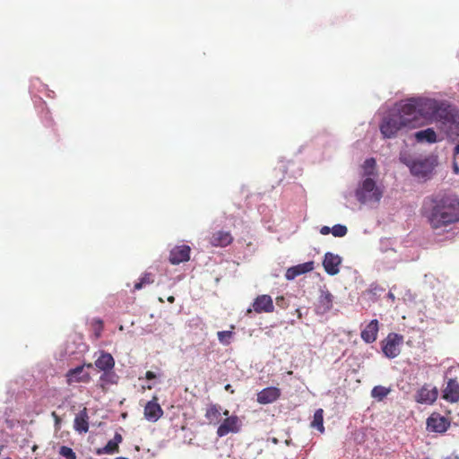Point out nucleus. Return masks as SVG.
I'll return each mask as SVG.
<instances>
[{"mask_svg": "<svg viewBox=\"0 0 459 459\" xmlns=\"http://www.w3.org/2000/svg\"><path fill=\"white\" fill-rule=\"evenodd\" d=\"M420 213L436 234L448 232L459 222V199L442 194L427 196Z\"/></svg>", "mask_w": 459, "mask_h": 459, "instance_id": "f257e3e1", "label": "nucleus"}, {"mask_svg": "<svg viewBox=\"0 0 459 459\" xmlns=\"http://www.w3.org/2000/svg\"><path fill=\"white\" fill-rule=\"evenodd\" d=\"M355 195L360 204L378 203L383 190L377 186L375 178H366L356 189Z\"/></svg>", "mask_w": 459, "mask_h": 459, "instance_id": "f03ea898", "label": "nucleus"}, {"mask_svg": "<svg viewBox=\"0 0 459 459\" xmlns=\"http://www.w3.org/2000/svg\"><path fill=\"white\" fill-rule=\"evenodd\" d=\"M403 342V336L396 333H390L382 341V351L388 359H394L401 353V345Z\"/></svg>", "mask_w": 459, "mask_h": 459, "instance_id": "7ed1b4c3", "label": "nucleus"}, {"mask_svg": "<svg viewBox=\"0 0 459 459\" xmlns=\"http://www.w3.org/2000/svg\"><path fill=\"white\" fill-rule=\"evenodd\" d=\"M436 126L449 139L459 136V117H437Z\"/></svg>", "mask_w": 459, "mask_h": 459, "instance_id": "20e7f679", "label": "nucleus"}, {"mask_svg": "<svg viewBox=\"0 0 459 459\" xmlns=\"http://www.w3.org/2000/svg\"><path fill=\"white\" fill-rule=\"evenodd\" d=\"M230 411L225 410L223 415L226 418L217 429V435L221 437L227 436L229 433H238L240 430L241 420L237 415L229 416Z\"/></svg>", "mask_w": 459, "mask_h": 459, "instance_id": "39448f33", "label": "nucleus"}, {"mask_svg": "<svg viewBox=\"0 0 459 459\" xmlns=\"http://www.w3.org/2000/svg\"><path fill=\"white\" fill-rule=\"evenodd\" d=\"M403 117H386L380 125V131L384 137L391 138L403 127L406 126V123L403 121Z\"/></svg>", "mask_w": 459, "mask_h": 459, "instance_id": "423d86ee", "label": "nucleus"}, {"mask_svg": "<svg viewBox=\"0 0 459 459\" xmlns=\"http://www.w3.org/2000/svg\"><path fill=\"white\" fill-rule=\"evenodd\" d=\"M435 167V160L426 158L423 160H416L410 165V170L412 175L419 178H426L431 174Z\"/></svg>", "mask_w": 459, "mask_h": 459, "instance_id": "0eeeda50", "label": "nucleus"}, {"mask_svg": "<svg viewBox=\"0 0 459 459\" xmlns=\"http://www.w3.org/2000/svg\"><path fill=\"white\" fill-rule=\"evenodd\" d=\"M95 366L104 371L100 380H107L111 376L110 371L114 368L115 360L110 353L101 352L100 356L95 360Z\"/></svg>", "mask_w": 459, "mask_h": 459, "instance_id": "6e6552de", "label": "nucleus"}, {"mask_svg": "<svg viewBox=\"0 0 459 459\" xmlns=\"http://www.w3.org/2000/svg\"><path fill=\"white\" fill-rule=\"evenodd\" d=\"M191 248L187 245L174 247L169 252V261L171 264H179L190 259Z\"/></svg>", "mask_w": 459, "mask_h": 459, "instance_id": "1a4fd4ad", "label": "nucleus"}, {"mask_svg": "<svg viewBox=\"0 0 459 459\" xmlns=\"http://www.w3.org/2000/svg\"><path fill=\"white\" fill-rule=\"evenodd\" d=\"M438 396L437 387H430L429 385H424L416 394V401L420 403L432 404Z\"/></svg>", "mask_w": 459, "mask_h": 459, "instance_id": "9d476101", "label": "nucleus"}, {"mask_svg": "<svg viewBox=\"0 0 459 459\" xmlns=\"http://www.w3.org/2000/svg\"><path fill=\"white\" fill-rule=\"evenodd\" d=\"M449 426V421L439 414H432L427 420V429L433 432L443 433Z\"/></svg>", "mask_w": 459, "mask_h": 459, "instance_id": "9b49d317", "label": "nucleus"}, {"mask_svg": "<svg viewBox=\"0 0 459 459\" xmlns=\"http://www.w3.org/2000/svg\"><path fill=\"white\" fill-rule=\"evenodd\" d=\"M281 394V392L278 387H266L257 394L256 401L260 404L272 403L280 398Z\"/></svg>", "mask_w": 459, "mask_h": 459, "instance_id": "f8f14e48", "label": "nucleus"}, {"mask_svg": "<svg viewBox=\"0 0 459 459\" xmlns=\"http://www.w3.org/2000/svg\"><path fill=\"white\" fill-rule=\"evenodd\" d=\"M253 308L258 314L273 312L274 307L271 296L265 294L257 296L253 302Z\"/></svg>", "mask_w": 459, "mask_h": 459, "instance_id": "ddd939ff", "label": "nucleus"}, {"mask_svg": "<svg viewBox=\"0 0 459 459\" xmlns=\"http://www.w3.org/2000/svg\"><path fill=\"white\" fill-rule=\"evenodd\" d=\"M163 414L160 405L158 403V398L154 396L144 406V417L150 421H157Z\"/></svg>", "mask_w": 459, "mask_h": 459, "instance_id": "4468645a", "label": "nucleus"}, {"mask_svg": "<svg viewBox=\"0 0 459 459\" xmlns=\"http://www.w3.org/2000/svg\"><path fill=\"white\" fill-rule=\"evenodd\" d=\"M442 398L449 403H457L459 401V383L456 379L450 378L446 386L443 390Z\"/></svg>", "mask_w": 459, "mask_h": 459, "instance_id": "2eb2a0df", "label": "nucleus"}, {"mask_svg": "<svg viewBox=\"0 0 459 459\" xmlns=\"http://www.w3.org/2000/svg\"><path fill=\"white\" fill-rule=\"evenodd\" d=\"M342 259L339 255H333V253H326L323 261V266L325 272L330 275H335L340 271V264Z\"/></svg>", "mask_w": 459, "mask_h": 459, "instance_id": "dca6fc26", "label": "nucleus"}, {"mask_svg": "<svg viewBox=\"0 0 459 459\" xmlns=\"http://www.w3.org/2000/svg\"><path fill=\"white\" fill-rule=\"evenodd\" d=\"M314 270V262L309 261L298 265L291 266L287 269L285 278L289 281L294 280L296 277L312 272Z\"/></svg>", "mask_w": 459, "mask_h": 459, "instance_id": "f3484780", "label": "nucleus"}, {"mask_svg": "<svg viewBox=\"0 0 459 459\" xmlns=\"http://www.w3.org/2000/svg\"><path fill=\"white\" fill-rule=\"evenodd\" d=\"M379 323L377 319L371 320L361 331L360 337L366 343H372L377 338Z\"/></svg>", "mask_w": 459, "mask_h": 459, "instance_id": "a211bd4d", "label": "nucleus"}, {"mask_svg": "<svg viewBox=\"0 0 459 459\" xmlns=\"http://www.w3.org/2000/svg\"><path fill=\"white\" fill-rule=\"evenodd\" d=\"M66 382L68 385L80 382H88L90 376L88 373H84V367L78 366L74 368L69 369L65 375Z\"/></svg>", "mask_w": 459, "mask_h": 459, "instance_id": "6ab92c4d", "label": "nucleus"}, {"mask_svg": "<svg viewBox=\"0 0 459 459\" xmlns=\"http://www.w3.org/2000/svg\"><path fill=\"white\" fill-rule=\"evenodd\" d=\"M233 241V237L229 231L219 230L214 232L210 238V243L213 247H227Z\"/></svg>", "mask_w": 459, "mask_h": 459, "instance_id": "aec40b11", "label": "nucleus"}, {"mask_svg": "<svg viewBox=\"0 0 459 459\" xmlns=\"http://www.w3.org/2000/svg\"><path fill=\"white\" fill-rule=\"evenodd\" d=\"M74 428L79 433H86L89 430V415L87 408L81 410L74 418Z\"/></svg>", "mask_w": 459, "mask_h": 459, "instance_id": "412c9836", "label": "nucleus"}, {"mask_svg": "<svg viewBox=\"0 0 459 459\" xmlns=\"http://www.w3.org/2000/svg\"><path fill=\"white\" fill-rule=\"evenodd\" d=\"M414 137L418 143H435L443 140L438 138L433 128H427L415 133Z\"/></svg>", "mask_w": 459, "mask_h": 459, "instance_id": "4be33fe9", "label": "nucleus"}, {"mask_svg": "<svg viewBox=\"0 0 459 459\" xmlns=\"http://www.w3.org/2000/svg\"><path fill=\"white\" fill-rule=\"evenodd\" d=\"M333 295L328 291H322L317 304L319 313H326L333 307Z\"/></svg>", "mask_w": 459, "mask_h": 459, "instance_id": "5701e85b", "label": "nucleus"}, {"mask_svg": "<svg viewBox=\"0 0 459 459\" xmlns=\"http://www.w3.org/2000/svg\"><path fill=\"white\" fill-rule=\"evenodd\" d=\"M376 166H377V162L374 158L367 159L362 165V169H363L362 176L365 178H377V173L376 170Z\"/></svg>", "mask_w": 459, "mask_h": 459, "instance_id": "b1692460", "label": "nucleus"}, {"mask_svg": "<svg viewBox=\"0 0 459 459\" xmlns=\"http://www.w3.org/2000/svg\"><path fill=\"white\" fill-rule=\"evenodd\" d=\"M311 427L318 429L321 433L325 431L323 409H317L315 411Z\"/></svg>", "mask_w": 459, "mask_h": 459, "instance_id": "393cba45", "label": "nucleus"}, {"mask_svg": "<svg viewBox=\"0 0 459 459\" xmlns=\"http://www.w3.org/2000/svg\"><path fill=\"white\" fill-rule=\"evenodd\" d=\"M205 418L210 422H218L221 418V407L217 404L211 405L206 410Z\"/></svg>", "mask_w": 459, "mask_h": 459, "instance_id": "a878e982", "label": "nucleus"}, {"mask_svg": "<svg viewBox=\"0 0 459 459\" xmlns=\"http://www.w3.org/2000/svg\"><path fill=\"white\" fill-rule=\"evenodd\" d=\"M390 388L385 387L383 385H377L371 390V396L377 401H382L390 394Z\"/></svg>", "mask_w": 459, "mask_h": 459, "instance_id": "bb28decb", "label": "nucleus"}, {"mask_svg": "<svg viewBox=\"0 0 459 459\" xmlns=\"http://www.w3.org/2000/svg\"><path fill=\"white\" fill-rule=\"evenodd\" d=\"M154 282V277L151 273H144L134 286V290H139L146 285Z\"/></svg>", "mask_w": 459, "mask_h": 459, "instance_id": "cd10ccee", "label": "nucleus"}, {"mask_svg": "<svg viewBox=\"0 0 459 459\" xmlns=\"http://www.w3.org/2000/svg\"><path fill=\"white\" fill-rule=\"evenodd\" d=\"M119 446L117 445V442H113L112 440H109L107 445L102 447L99 448L97 450L98 455L107 454V455H112L114 453L118 452Z\"/></svg>", "mask_w": 459, "mask_h": 459, "instance_id": "c85d7f7f", "label": "nucleus"}, {"mask_svg": "<svg viewBox=\"0 0 459 459\" xmlns=\"http://www.w3.org/2000/svg\"><path fill=\"white\" fill-rule=\"evenodd\" d=\"M59 455L66 459H76L75 452L66 446H62L59 449Z\"/></svg>", "mask_w": 459, "mask_h": 459, "instance_id": "c756f323", "label": "nucleus"}, {"mask_svg": "<svg viewBox=\"0 0 459 459\" xmlns=\"http://www.w3.org/2000/svg\"><path fill=\"white\" fill-rule=\"evenodd\" d=\"M348 232L347 227L341 224H336L332 228V234L334 237H344Z\"/></svg>", "mask_w": 459, "mask_h": 459, "instance_id": "7c9ffc66", "label": "nucleus"}, {"mask_svg": "<svg viewBox=\"0 0 459 459\" xmlns=\"http://www.w3.org/2000/svg\"><path fill=\"white\" fill-rule=\"evenodd\" d=\"M217 335L220 342L222 344H229L233 333L231 331H221L218 332Z\"/></svg>", "mask_w": 459, "mask_h": 459, "instance_id": "2f4dec72", "label": "nucleus"}, {"mask_svg": "<svg viewBox=\"0 0 459 459\" xmlns=\"http://www.w3.org/2000/svg\"><path fill=\"white\" fill-rule=\"evenodd\" d=\"M51 416L55 420L56 429H60L61 418L56 414V411H52Z\"/></svg>", "mask_w": 459, "mask_h": 459, "instance_id": "473e14b6", "label": "nucleus"}, {"mask_svg": "<svg viewBox=\"0 0 459 459\" xmlns=\"http://www.w3.org/2000/svg\"><path fill=\"white\" fill-rule=\"evenodd\" d=\"M276 304H277V306L284 308L286 307L284 297H282V296L277 297L276 298Z\"/></svg>", "mask_w": 459, "mask_h": 459, "instance_id": "72a5a7b5", "label": "nucleus"}, {"mask_svg": "<svg viewBox=\"0 0 459 459\" xmlns=\"http://www.w3.org/2000/svg\"><path fill=\"white\" fill-rule=\"evenodd\" d=\"M330 232L332 233V229H330L328 226H323L320 229V233L322 235H328Z\"/></svg>", "mask_w": 459, "mask_h": 459, "instance_id": "f704fd0d", "label": "nucleus"}, {"mask_svg": "<svg viewBox=\"0 0 459 459\" xmlns=\"http://www.w3.org/2000/svg\"><path fill=\"white\" fill-rule=\"evenodd\" d=\"M123 440V437L121 434L116 433L114 436V438L112 439L113 442H117V445H119Z\"/></svg>", "mask_w": 459, "mask_h": 459, "instance_id": "c9c22d12", "label": "nucleus"}, {"mask_svg": "<svg viewBox=\"0 0 459 459\" xmlns=\"http://www.w3.org/2000/svg\"><path fill=\"white\" fill-rule=\"evenodd\" d=\"M145 377L148 380H152V379L156 378V375L152 371H147L146 374H145Z\"/></svg>", "mask_w": 459, "mask_h": 459, "instance_id": "e433bc0d", "label": "nucleus"}, {"mask_svg": "<svg viewBox=\"0 0 459 459\" xmlns=\"http://www.w3.org/2000/svg\"><path fill=\"white\" fill-rule=\"evenodd\" d=\"M224 388L226 391L230 392V394H234V392H235L234 389L232 388L231 385H230V384H227Z\"/></svg>", "mask_w": 459, "mask_h": 459, "instance_id": "4c0bfd02", "label": "nucleus"}, {"mask_svg": "<svg viewBox=\"0 0 459 459\" xmlns=\"http://www.w3.org/2000/svg\"><path fill=\"white\" fill-rule=\"evenodd\" d=\"M453 170L455 174H459V166L456 162H454L453 164Z\"/></svg>", "mask_w": 459, "mask_h": 459, "instance_id": "58836bf2", "label": "nucleus"}, {"mask_svg": "<svg viewBox=\"0 0 459 459\" xmlns=\"http://www.w3.org/2000/svg\"><path fill=\"white\" fill-rule=\"evenodd\" d=\"M459 154V143L455 145L454 149V155Z\"/></svg>", "mask_w": 459, "mask_h": 459, "instance_id": "ea45409f", "label": "nucleus"}, {"mask_svg": "<svg viewBox=\"0 0 459 459\" xmlns=\"http://www.w3.org/2000/svg\"><path fill=\"white\" fill-rule=\"evenodd\" d=\"M387 297L392 300H394L395 299L394 294L393 292H388Z\"/></svg>", "mask_w": 459, "mask_h": 459, "instance_id": "a19ab883", "label": "nucleus"}, {"mask_svg": "<svg viewBox=\"0 0 459 459\" xmlns=\"http://www.w3.org/2000/svg\"><path fill=\"white\" fill-rule=\"evenodd\" d=\"M167 299H168V301H169V303H174V301H175V298H174V296H169Z\"/></svg>", "mask_w": 459, "mask_h": 459, "instance_id": "79ce46f5", "label": "nucleus"}]
</instances>
